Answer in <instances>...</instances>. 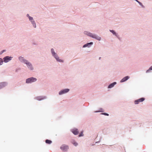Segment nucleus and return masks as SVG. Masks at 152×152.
I'll list each match as a JSON object with an SVG mask.
<instances>
[{"label": "nucleus", "mask_w": 152, "mask_h": 152, "mask_svg": "<svg viewBox=\"0 0 152 152\" xmlns=\"http://www.w3.org/2000/svg\"><path fill=\"white\" fill-rule=\"evenodd\" d=\"M18 60L21 63L25 64L28 70L34 71L35 70L32 63L29 60L26 59L24 57L20 56L18 57Z\"/></svg>", "instance_id": "nucleus-1"}, {"label": "nucleus", "mask_w": 152, "mask_h": 152, "mask_svg": "<svg viewBox=\"0 0 152 152\" xmlns=\"http://www.w3.org/2000/svg\"><path fill=\"white\" fill-rule=\"evenodd\" d=\"M83 34L84 35H86L89 37L98 41H101L102 39L101 37L97 34L95 33H91L90 31H84Z\"/></svg>", "instance_id": "nucleus-2"}, {"label": "nucleus", "mask_w": 152, "mask_h": 152, "mask_svg": "<svg viewBox=\"0 0 152 152\" xmlns=\"http://www.w3.org/2000/svg\"><path fill=\"white\" fill-rule=\"evenodd\" d=\"M50 52L52 56L55 58L57 62L60 63H63L64 62V60L60 58L54 49L53 48H51L50 49Z\"/></svg>", "instance_id": "nucleus-3"}, {"label": "nucleus", "mask_w": 152, "mask_h": 152, "mask_svg": "<svg viewBox=\"0 0 152 152\" xmlns=\"http://www.w3.org/2000/svg\"><path fill=\"white\" fill-rule=\"evenodd\" d=\"M26 17L28 18L32 27L34 28H36L37 27L36 23L33 18L31 16L28 14H26Z\"/></svg>", "instance_id": "nucleus-4"}, {"label": "nucleus", "mask_w": 152, "mask_h": 152, "mask_svg": "<svg viewBox=\"0 0 152 152\" xmlns=\"http://www.w3.org/2000/svg\"><path fill=\"white\" fill-rule=\"evenodd\" d=\"M37 80V79L34 77H31L26 79V84H31L35 82Z\"/></svg>", "instance_id": "nucleus-5"}, {"label": "nucleus", "mask_w": 152, "mask_h": 152, "mask_svg": "<svg viewBox=\"0 0 152 152\" xmlns=\"http://www.w3.org/2000/svg\"><path fill=\"white\" fill-rule=\"evenodd\" d=\"M70 91V89L68 88H64L61 90L59 91L58 94L59 96H61L63 94H65L68 93Z\"/></svg>", "instance_id": "nucleus-6"}, {"label": "nucleus", "mask_w": 152, "mask_h": 152, "mask_svg": "<svg viewBox=\"0 0 152 152\" xmlns=\"http://www.w3.org/2000/svg\"><path fill=\"white\" fill-rule=\"evenodd\" d=\"M13 58V57L7 56L4 57L2 60L3 62L7 63L11 61Z\"/></svg>", "instance_id": "nucleus-7"}, {"label": "nucleus", "mask_w": 152, "mask_h": 152, "mask_svg": "<svg viewBox=\"0 0 152 152\" xmlns=\"http://www.w3.org/2000/svg\"><path fill=\"white\" fill-rule=\"evenodd\" d=\"M69 146L63 144L60 147V149L63 152L67 151L69 149Z\"/></svg>", "instance_id": "nucleus-8"}, {"label": "nucleus", "mask_w": 152, "mask_h": 152, "mask_svg": "<svg viewBox=\"0 0 152 152\" xmlns=\"http://www.w3.org/2000/svg\"><path fill=\"white\" fill-rule=\"evenodd\" d=\"M94 44V43L92 42H91L89 43H87L84 45L83 46L82 48H90L92 47Z\"/></svg>", "instance_id": "nucleus-9"}, {"label": "nucleus", "mask_w": 152, "mask_h": 152, "mask_svg": "<svg viewBox=\"0 0 152 152\" xmlns=\"http://www.w3.org/2000/svg\"><path fill=\"white\" fill-rule=\"evenodd\" d=\"M47 97L45 96H39L35 97L34 99L38 101H41L42 100L46 99Z\"/></svg>", "instance_id": "nucleus-10"}, {"label": "nucleus", "mask_w": 152, "mask_h": 152, "mask_svg": "<svg viewBox=\"0 0 152 152\" xmlns=\"http://www.w3.org/2000/svg\"><path fill=\"white\" fill-rule=\"evenodd\" d=\"M145 100V99L144 98H142L138 99L137 100H135L134 101V104H139L140 102H142L144 101Z\"/></svg>", "instance_id": "nucleus-11"}, {"label": "nucleus", "mask_w": 152, "mask_h": 152, "mask_svg": "<svg viewBox=\"0 0 152 152\" xmlns=\"http://www.w3.org/2000/svg\"><path fill=\"white\" fill-rule=\"evenodd\" d=\"M8 85V83L6 82L0 83V89L3 88Z\"/></svg>", "instance_id": "nucleus-12"}, {"label": "nucleus", "mask_w": 152, "mask_h": 152, "mask_svg": "<svg viewBox=\"0 0 152 152\" xmlns=\"http://www.w3.org/2000/svg\"><path fill=\"white\" fill-rule=\"evenodd\" d=\"M71 132L75 135H77L78 134L79 131L78 129L76 128L72 129L71 130Z\"/></svg>", "instance_id": "nucleus-13"}, {"label": "nucleus", "mask_w": 152, "mask_h": 152, "mask_svg": "<svg viewBox=\"0 0 152 152\" xmlns=\"http://www.w3.org/2000/svg\"><path fill=\"white\" fill-rule=\"evenodd\" d=\"M110 31L112 33V34L114 36H115L117 38H118L119 37V36L118 33H117L115 31L113 30H110Z\"/></svg>", "instance_id": "nucleus-14"}, {"label": "nucleus", "mask_w": 152, "mask_h": 152, "mask_svg": "<svg viewBox=\"0 0 152 152\" xmlns=\"http://www.w3.org/2000/svg\"><path fill=\"white\" fill-rule=\"evenodd\" d=\"M130 78V77L129 76H126L123 77L120 81L121 83H124L128 80Z\"/></svg>", "instance_id": "nucleus-15"}, {"label": "nucleus", "mask_w": 152, "mask_h": 152, "mask_svg": "<svg viewBox=\"0 0 152 152\" xmlns=\"http://www.w3.org/2000/svg\"><path fill=\"white\" fill-rule=\"evenodd\" d=\"M117 84V83L116 82H114L110 84H109L108 87H107V88L108 89H110L111 88H113L114 86L116 85Z\"/></svg>", "instance_id": "nucleus-16"}, {"label": "nucleus", "mask_w": 152, "mask_h": 152, "mask_svg": "<svg viewBox=\"0 0 152 152\" xmlns=\"http://www.w3.org/2000/svg\"><path fill=\"white\" fill-rule=\"evenodd\" d=\"M71 142L75 146H77L78 145V143L74 139L72 140L71 141Z\"/></svg>", "instance_id": "nucleus-17"}, {"label": "nucleus", "mask_w": 152, "mask_h": 152, "mask_svg": "<svg viewBox=\"0 0 152 152\" xmlns=\"http://www.w3.org/2000/svg\"><path fill=\"white\" fill-rule=\"evenodd\" d=\"M104 111V110L102 108H100L98 111H96L94 112V113H98V112H103Z\"/></svg>", "instance_id": "nucleus-18"}, {"label": "nucleus", "mask_w": 152, "mask_h": 152, "mask_svg": "<svg viewBox=\"0 0 152 152\" xmlns=\"http://www.w3.org/2000/svg\"><path fill=\"white\" fill-rule=\"evenodd\" d=\"M151 70H152V65L150 67L148 70L146 71V73H149Z\"/></svg>", "instance_id": "nucleus-19"}, {"label": "nucleus", "mask_w": 152, "mask_h": 152, "mask_svg": "<svg viewBox=\"0 0 152 152\" xmlns=\"http://www.w3.org/2000/svg\"><path fill=\"white\" fill-rule=\"evenodd\" d=\"M45 142L46 143L50 144L52 143V142L50 140H45Z\"/></svg>", "instance_id": "nucleus-20"}, {"label": "nucleus", "mask_w": 152, "mask_h": 152, "mask_svg": "<svg viewBox=\"0 0 152 152\" xmlns=\"http://www.w3.org/2000/svg\"><path fill=\"white\" fill-rule=\"evenodd\" d=\"M3 63V61L2 59L1 58H0V66L2 65Z\"/></svg>", "instance_id": "nucleus-21"}, {"label": "nucleus", "mask_w": 152, "mask_h": 152, "mask_svg": "<svg viewBox=\"0 0 152 152\" xmlns=\"http://www.w3.org/2000/svg\"><path fill=\"white\" fill-rule=\"evenodd\" d=\"M101 115H104L106 116H109V115L108 113H102L101 114Z\"/></svg>", "instance_id": "nucleus-22"}, {"label": "nucleus", "mask_w": 152, "mask_h": 152, "mask_svg": "<svg viewBox=\"0 0 152 152\" xmlns=\"http://www.w3.org/2000/svg\"><path fill=\"white\" fill-rule=\"evenodd\" d=\"M83 136V132H81L80 134L79 135V137H82V136Z\"/></svg>", "instance_id": "nucleus-23"}, {"label": "nucleus", "mask_w": 152, "mask_h": 152, "mask_svg": "<svg viewBox=\"0 0 152 152\" xmlns=\"http://www.w3.org/2000/svg\"><path fill=\"white\" fill-rule=\"evenodd\" d=\"M6 51V50H2L1 52L0 53V55H1L3 53Z\"/></svg>", "instance_id": "nucleus-24"}, {"label": "nucleus", "mask_w": 152, "mask_h": 152, "mask_svg": "<svg viewBox=\"0 0 152 152\" xmlns=\"http://www.w3.org/2000/svg\"><path fill=\"white\" fill-rule=\"evenodd\" d=\"M99 142V141L96 142V143H98Z\"/></svg>", "instance_id": "nucleus-25"}, {"label": "nucleus", "mask_w": 152, "mask_h": 152, "mask_svg": "<svg viewBox=\"0 0 152 152\" xmlns=\"http://www.w3.org/2000/svg\"><path fill=\"white\" fill-rule=\"evenodd\" d=\"M33 44L34 45H37V44H34V43H33Z\"/></svg>", "instance_id": "nucleus-26"}, {"label": "nucleus", "mask_w": 152, "mask_h": 152, "mask_svg": "<svg viewBox=\"0 0 152 152\" xmlns=\"http://www.w3.org/2000/svg\"><path fill=\"white\" fill-rule=\"evenodd\" d=\"M100 57L99 58V59H100Z\"/></svg>", "instance_id": "nucleus-27"}]
</instances>
